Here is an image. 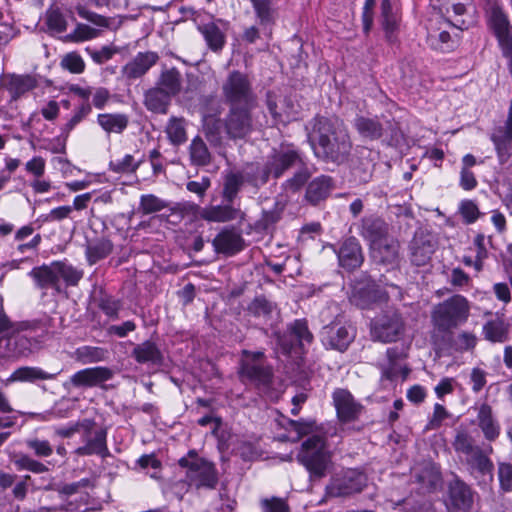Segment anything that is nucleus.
Wrapping results in <instances>:
<instances>
[{
    "instance_id": "1",
    "label": "nucleus",
    "mask_w": 512,
    "mask_h": 512,
    "mask_svg": "<svg viewBox=\"0 0 512 512\" xmlns=\"http://www.w3.org/2000/svg\"><path fill=\"white\" fill-rule=\"evenodd\" d=\"M310 140L314 154L325 161L340 163L351 150L348 132L338 118H316Z\"/></svg>"
},
{
    "instance_id": "2",
    "label": "nucleus",
    "mask_w": 512,
    "mask_h": 512,
    "mask_svg": "<svg viewBox=\"0 0 512 512\" xmlns=\"http://www.w3.org/2000/svg\"><path fill=\"white\" fill-rule=\"evenodd\" d=\"M434 13L428 22V38L431 44L444 50L448 46L451 36L448 27L463 29L466 26L464 15L472 0H431Z\"/></svg>"
},
{
    "instance_id": "3",
    "label": "nucleus",
    "mask_w": 512,
    "mask_h": 512,
    "mask_svg": "<svg viewBox=\"0 0 512 512\" xmlns=\"http://www.w3.org/2000/svg\"><path fill=\"white\" fill-rule=\"evenodd\" d=\"M470 315V303L462 295H454L434 307L431 318L434 326L449 331L465 323Z\"/></svg>"
},
{
    "instance_id": "4",
    "label": "nucleus",
    "mask_w": 512,
    "mask_h": 512,
    "mask_svg": "<svg viewBox=\"0 0 512 512\" xmlns=\"http://www.w3.org/2000/svg\"><path fill=\"white\" fill-rule=\"evenodd\" d=\"M297 459L308 470L312 478H323L332 465L331 453L328 451L324 439L317 435H313L303 442Z\"/></svg>"
},
{
    "instance_id": "5",
    "label": "nucleus",
    "mask_w": 512,
    "mask_h": 512,
    "mask_svg": "<svg viewBox=\"0 0 512 512\" xmlns=\"http://www.w3.org/2000/svg\"><path fill=\"white\" fill-rule=\"evenodd\" d=\"M179 465L187 469V479L196 487L214 488L217 484L218 478L214 465L198 458L195 451H190L187 457L181 458Z\"/></svg>"
},
{
    "instance_id": "6",
    "label": "nucleus",
    "mask_w": 512,
    "mask_h": 512,
    "mask_svg": "<svg viewBox=\"0 0 512 512\" xmlns=\"http://www.w3.org/2000/svg\"><path fill=\"white\" fill-rule=\"evenodd\" d=\"M377 230L364 228L363 235L369 240L372 259L377 263L392 264L398 256V243L381 229L376 223Z\"/></svg>"
},
{
    "instance_id": "7",
    "label": "nucleus",
    "mask_w": 512,
    "mask_h": 512,
    "mask_svg": "<svg viewBox=\"0 0 512 512\" xmlns=\"http://www.w3.org/2000/svg\"><path fill=\"white\" fill-rule=\"evenodd\" d=\"M226 100L235 108H252L255 96L247 77L240 72H232L223 84Z\"/></svg>"
},
{
    "instance_id": "8",
    "label": "nucleus",
    "mask_w": 512,
    "mask_h": 512,
    "mask_svg": "<svg viewBox=\"0 0 512 512\" xmlns=\"http://www.w3.org/2000/svg\"><path fill=\"white\" fill-rule=\"evenodd\" d=\"M489 30L495 36L498 46L512 40V24L500 0H489L485 9Z\"/></svg>"
},
{
    "instance_id": "9",
    "label": "nucleus",
    "mask_w": 512,
    "mask_h": 512,
    "mask_svg": "<svg viewBox=\"0 0 512 512\" xmlns=\"http://www.w3.org/2000/svg\"><path fill=\"white\" fill-rule=\"evenodd\" d=\"M404 322L396 311H389L371 322V337L375 341L391 343L397 341L404 332Z\"/></svg>"
},
{
    "instance_id": "10",
    "label": "nucleus",
    "mask_w": 512,
    "mask_h": 512,
    "mask_svg": "<svg viewBox=\"0 0 512 512\" xmlns=\"http://www.w3.org/2000/svg\"><path fill=\"white\" fill-rule=\"evenodd\" d=\"M367 484L366 476L354 469L346 470L341 476L332 478L326 487L330 497L349 496L361 492Z\"/></svg>"
},
{
    "instance_id": "11",
    "label": "nucleus",
    "mask_w": 512,
    "mask_h": 512,
    "mask_svg": "<svg viewBox=\"0 0 512 512\" xmlns=\"http://www.w3.org/2000/svg\"><path fill=\"white\" fill-rule=\"evenodd\" d=\"M263 359V352L244 350L239 369L240 377L256 383H267L270 379L271 371L265 367Z\"/></svg>"
},
{
    "instance_id": "12",
    "label": "nucleus",
    "mask_w": 512,
    "mask_h": 512,
    "mask_svg": "<svg viewBox=\"0 0 512 512\" xmlns=\"http://www.w3.org/2000/svg\"><path fill=\"white\" fill-rule=\"evenodd\" d=\"M333 405L340 423L356 421L363 411V405L347 390L338 388L332 394Z\"/></svg>"
},
{
    "instance_id": "13",
    "label": "nucleus",
    "mask_w": 512,
    "mask_h": 512,
    "mask_svg": "<svg viewBox=\"0 0 512 512\" xmlns=\"http://www.w3.org/2000/svg\"><path fill=\"white\" fill-rule=\"evenodd\" d=\"M267 105L276 123L285 124L298 117L299 104L291 97L278 96L270 92L267 97Z\"/></svg>"
},
{
    "instance_id": "14",
    "label": "nucleus",
    "mask_w": 512,
    "mask_h": 512,
    "mask_svg": "<svg viewBox=\"0 0 512 512\" xmlns=\"http://www.w3.org/2000/svg\"><path fill=\"white\" fill-rule=\"evenodd\" d=\"M354 337L355 331L352 326L341 325L339 323L325 327L322 332L324 345L339 351L346 350Z\"/></svg>"
},
{
    "instance_id": "15",
    "label": "nucleus",
    "mask_w": 512,
    "mask_h": 512,
    "mask_svg": "<svg viewBox=\"0 0 512 512\" xmlns=\"http://www.w3.org/2000/svg\"><path fill=\"white\" fill-rule=\"evenodd\" d=\"M297 159V152L289 145H282L278 150H274L267 163L265 176L261 179V182H266L269 175H273L276 178L281 176Z\"/></svg>"
},
{
    "instance_id": "16",
    "label": "nucleus",
    "mask_w": 512,
    "mask_h": 512,
    "mask_svg": "<svg viewBox=\"0 0 512 512\" xmlns=\"http://www.w3.org/2000/svg\"><path fill=\"white\" fill-rule=\"evenodd\" d=\"M386 354L387 363L382 366L383 377L391 381L397 379L405 380L410 373V369L403 362L407 357L406 349L392 347L387 349Z\"/></svg>"
},
{
    "instance_id": "17",
    "label": "nucleus",
    "mask_w": 512,
    "mask_h": 512,
    "mask_svg": "<svg viewBox=\"0 0 512 512\" xmlns=\"http://www.w3.org/2000/svg\"><path fill=\"white\" fill-rule=\"evenodd\" d=\"M112 376V371L107 367L85 368L74 373L70 377L69 384L77 388L94 387L110 380Z\"/></svg>"
},
{
    "instance_id": "18",
    "label": "nucleus",
    "mask_w": 512,
    "mask_h": 512,
    "mask_svg": "<svg viewBox=\"0 0 512 512\" xmlns=\"http://www.w3.org/2000/svg\"><path fill=\"white\" fill-rule=\"evenodd\" d=\"M251 108H235L231 107L230 113L225 121L226 133L231 138H243L252 128Z\"/></svg>"
},
{
    "instance_id": "19",
    "label": "nucleus",
    "mask_w": 512,
    "mask_h": 512,
    "mask_svg": "<svg viewBox=\"0 0 512 512\" xmlns=\"http://www.w3.org/2000/svg\"><path fill=\"white\" fill-rule=\"evenodd\" d=\"M474 409L477 411L475 423L487 440L494 441L500 435V425L493 414L492 407L487 403H481Z\"/></svg>"
},
{
    "instance_id": "20",
    "label": "nucleus",
    "mask_w": 512,
    "mask_h": 512,
    "mask_svg": "<svg viewBox=\"0 0 512 512\" xmlns=\"http://www.w3.org/2000/svg\"><path fill=\"white\" fill-rule=\"evenodd\" d=\"M158 60L155 52L138 53L132 61L123 67V75L130 79H136L144 75Z\"/></svg>"
},
{
    "instance_id": "21",
    "label": "nucleus",
    "mask_w": 512,
    "mask_h": 512,
    "mask_svg": "<svg viewBox=\"0 0 512 512\" xmlns=\"http://www.w3.org/2000/svg\"><path fill=\"white\" fill-rule=\"evenodd\" d=\"M243 239L235 230L224 229L213 240V246L218 253L233 255L243 249Z\"/></svg>"
},
{
    "instance_id": "22",
    "label": "nucleus",
    "mask_w": 512,
    "mask_h": 512,
    "mask_svg": "<svg viewBox=\"0 0 512 512\" xmlns=\"http://www.w3.org/2000/svg\"><path fill=\"white\" fill-rule=\"evenodd\" d=\"M350 301L361 308L369 307L376 301L375 284L369 279L355 282L352 285Z\"/></svg>"
},
{
    "instance_id": "23",
    "label": "nucleus",
    "mask_w": 512,
    "mask_h": 512,
    "mask_svg": "<svg viewBox=\"0 0 512 512\" xmlns=\"http://www.w3.org/2000/svg\"><path fill=\"white\" fill-rule=\"evenodd\" d=\"M339 263L347 269H354L361 265L363 257L361 248L354 238L343 243L338 253Z\"/></svg>"
},
{
    "instance_id": "24",
    "label": "nucleus",
    "mask_w": 512,
    "mask_h": 512,
    "mask_svg": "<svg viewBox=\"0 0 512 512\" xmlns=\"http://www.w3.org/2000/svg\"><path fill=\"white\" fill-rule=\"evenodd\" d=\"M86 431L87 433L84 438L85 445L77 448L75 453L81 456L92 454L105 456L107 453L106 433L102 430H98L92 435L90 429Z\"/></svg>"
},
{
    "instance_id": "25",
    "label": "nucleus",
    "mask_w": 512,
    "mask_h": 512,
    "mask_svg": "<svg viewBox=\"0 0 512 512\" xmlns=\"http://www.w3.org/2000/svg\"><path fill=\"white\" fill-rule=\"evenodd\" d=\"M195 208L199 210V217L209 222H226L236 219L240 215L239 210L229 205H217L205 208L195 206Z\"/></svg>"
},
{
    "instance_id": "26",
    "label": "nucleus",
    "mask_w": 512,
    "mask_h": 512,
    "mask_svg": "<svg viewBox=\"0 0 512 512\" xmlns=\"http://www.w3.org/2000/svg\"><path fill=\"white\" fill-rule=\"evenodd\" d=\"M421 239H434L432 235L429 233L420 231L417 232L414 236V240L412 243V261L416 265L424 264L431 256L434 251V246L429 241L421 242Z\"/></svg>"
},
{
    "instance_id": "27",
    "label": "nucleus",
    "mask_w": 512,
    "mask_h": 512,
    "mask_svg": "<svg viewBox=\"0 0 512 512\" xmlns=\"http://www.w3.org/2000/svg\"><path fill=\"white\" fill-rule=\"evenodd\" d=\"M29 275L35 280L36 284L42 288H55L59 290V281L57 278V272L55 262L50 265H43L41 267L33 268Z\"/></svg>"
},
{
    "instance_id": "28",
    "label": "nucleus",
    "mask_w": 512,
    "mask_h": 512,
    "mask_svg": "<svg viewBox=\"0 0 512 512\" xmlns=\"http://www.w3.org/2000/svg\"><path fill=\"white\" fill-rule=\"evenodd\" d=\"M450 499L453 505L459 509L467 510L471 507L473 499L470 488L459 479H455L449 485Z\"/></svg>"
},
{
    "instance_id": "29",
    "label": "nucleus",
    "mask_w": 512,
    "mask_h": 512,
    "mask_svg": "<svg viewBox=\"0 0 512 512\" xmlns=\"http://www.w3.org/2000/svg\"><path fill=\"white\" fill-rule=\"evenodd\" d=\"M58 373H48L38 367H20L15 370L7 382H33L35 380H52L55 379Z\"/></svg>"
},
{
    "instance_id": "30",
    "label": "nucleus",
    "mask_w": 512,
    "mask_h": 512,
    "mask_svg": "<svg viewBox=\"0 0 512 512\" xmlns=\"http://www.w3.org/2000/svg\"><path fill=\"white\" fill-rule=\"evenodd\" d=\"M331 188L332 182L330 177H317L309 183L306 191V198L311 203L316 204L328 196Z\"/></svg>"
},
{
    "instance_id": "31",
    "label": "nucleus",
    "mask_w": 512,
    "mask_h": 512,
    "mask_svg": "<svg viewBox=\"0 0 512 512\" xmlns=\"http://www.w3.org/2000/svg\"><path fill=\"white\" fill-rule=\"evenodd\" d=\"M473 474H479L483 477V481L492 479L493 463L481 449L467 457Z\"/></svg>"
},
{
    "instance_id": "32",
    "label": "nucleus",
    "mask_w": 512,
    "mask_h": 512,
    "mask_svg": "<svg viewBox=\"0 0 512 512\" xmlns=\"http://www.w3.org/2000/svg\"><path fill=\"white\" fill-rule=\"evenodd\" d=\"M189 155L191 163L196 166H206L211 162V153L204 140L198 136L191 141Z\"/></svg>"
},
{
    "instance_id": "33",
    "label": "nucleus",
    "mask_w": 512,
    "mask_h": 512,
    "mask_svg": "<svg viewBox=\"0 0 512 512\" xmlns=\"http://www.w3.org/2000/svg\"><path fill=\"white\" fill-rule=\"evenodd\" d=\"M165 132L171 144H183L187 140L185 119L180 117H171L168 120Z\"/></svg>"
},
{
    "instance_id": "34",
    "label": "nucleus",
    "mask_w": 512,
    "mask_h": 512,
    "mask_svg": "<svg viewBox=\"0 0 512 512\" xmlns=\"http://www.w3.org/2000/svg\"><path fill=\"white\" fill-rule=\"evenodd\" d=\"M354 126L358 133L366 139L374 140L382 136V125L376 119L360 116L355 119Z\"/></svg>"
},
{
    "instance_id": "35",
    "label": "nucleus",
    "mask_w": 512,
    "mask_h": 512,
    "mask_svg": "<svg viewBox=\"0 0 512 512\" xmlns=\"http://www.w3.org/2000/svg\"><path fill=\"white\" fill-rule=\"evenodd\" d=\"M7 341V357H19L26 355L31 351V341L29 338L22 334H11L6 339Z\"/></svg>"
},
{
    "instance_id": "36",
    "label": "nucleus",
    "mask_w": 512,
    "mask_h": 512,
    "mask_svg": "<svg viewBox=\"0 0 512 512\" xmlns=\"http://www.w3.org/2000/svg\"><path fill=\"white\" fill-rule=\"evenodd\" d=\"M158 85L170 97L178 94L181 89L180 72L175 68L162 72Z\"/></svg>"
},
{
    "instance_id": "37",
    "label": "nucleus",
    "mask_w": 512,
    "mask_h": 512,
    "mask_svg": "<svg viewBox=\"0 0 512 512\" xmlns=\"http://www.w3.org/2000/svg\"><path fill=\"white\" fill-rule=\"evenodd\" d=\"M74 358L81 364L97 363L107 358V350L101 347L82 346L75 350Z\"/></svg>"
},
{
    "instance_id": "38",
    "label": "nucleus",
    "mask_w": 512,
    "mask_h": 512,
    "mask_svg": "<svg viewBox=\"0 0 512 512\" xmlns=\"http://www.w3.org/2000/svg\"><path fill=\"white\" fill-rule=\"evenodd\" d=\"M170 98L171 97L160 88L151 89L145 95V105L150 111L156 113H165Z\"/></svg>"
},
{
    "instance_id": "39",
    "label": "nucleus",
    "mask_w": 512,
    "mask_h": 512,
    "mask_svg": "<svg viewBox=\"0 0 512 512\" xmlns=\"http://www.w3.org/2000/svg\"><path fill=\"white\" fill-rule=\"evenodd\" d=\"M133 356L139 363H159L161 361V352L151 341H146L137 345L133 350Z\"/></svg>"
},
{
    "instance_id": "40",
    "label": "nucleus",
    "mask_w": 512,
    "mask_h": 512,
    "mask_svg": "<svg viewBox=\"0 0 512 512\" xmlns=\"http://www.w3.org/2000/svg\"><path fill=\"white\" fill-rule=\"evenodd\" d=\"M98 123L107 133H121L128 125V117L124 114H100Z\"/></svg>"
},
{
    "instance_id": "41",
    "label": "nucleus",
    "mask_w": 512,
    "mask_h": 512,
    "mask_svg": "<svg viewBox=\"0 0 512 512\" xmlns=\"http://www.w3.org/2000/svg\"><path fill=\"white\" fill-rule=\"evenodd\" d=\"M256 17L261 25L272 24L276 18L273 0H250Z\"/></svg>"
},
{
    "instance_id": "42",
    "label": "nucleus",
    "mask_w": 512,
    "mask_h": 512,
    "mask_svg": "<svg viewBox=\"0 0 512 512\" xmlns=\"http://www.w3.org/2000/svg\"><path fill=\"white\" fill-rule=\"evenodd\" d=\"M483 333L487 340L491 342H504L508 336V329L504 321L500 318L488 321L483 326Z\"/></svg>"
},
{
    "instance_id": "43",
    "label": "nucleus",
    "mask_w": 512,
    "mask_h": 512,
    "mask_svg": "<svg viewBox=\"0 0 512 512\" xmlns=\"http://www.w3.org/2000/svg\"><path fill=\"white\" fill-rule=\"evenodd\" d=\"M203 130L207 139L212 144H217L221 139L223 124L215 114H203Z\"/></svg>"
},
{
    "instance_id": "44",
    "label": "nucleus",
    "mask_w": 512,
    "mask_h": 512,
    "mask_svg": "<svg viewBox=\"0 0 512 512\" xmlns=\"http://www.w3.org/2000/svg\"><path fill=\"white\" fill-rule=\"evenodd\" d=\"M382 25L389 41L393 40L394 33L398 29V19L392 13V7L389 0H382L381 2Z\"/></svg>"
},
{
    "instance_id": "45",
    "label": "nucleus",
    "mask_w": 512,
    "mask_h": 512,
    "mask_svg": "<svg viewBox=\"0 0 512 512\" xmlns=\"http://www.w3.org/2000/svg\"><path fill=\"white\" fill-rule=\"evenodd\" d=\"M141 163L142 160L135 159L134 156L131 154H125L121 158L111 160L109 163V168L111 171L115 173H135L139 166L141 165Z\"/></svg>"
},
{
    "instance_id": "46",
    "label": "nucleus",
    "mask_w": 512,
    "mask_h": 512,
    "mask_svg": "<svg viewBox=\"0 0 512 512\" xmlns=\"http://www.w3.org/2000/svg\"><path fill=\"white\" fill-rule=\"evenodd\" d=\"M112 249L113 245L111 241L107 239H101L87 247V260L90 264H94L97 261L107 257L112 252Z\"/></svg>"
},
{
    "instance_id": "47",
    "label": "nucleus",
    "mask_w": 512,
    "mask_h": 512,
    "mask_svg": "<svg viewBox=\"0 0 512 512\" xmlns=\"http://www.w3.org/2000/svg\"><path fill=\"white\" fill-rule=\"evenodd\" d=\"M55 267L58 281L63 280L70 286L76 285L83 276L81 271L64 262H55Z\"/></svg>"
},
{
    "instance_id": "48",
    "label": "nucleus",
    "mask_w": 512,
    "mask_h": 512,
    "mask_svg": "<svg viewBox=\"0 0 512 512\" xmlns=\"http://www.w3.org/2000/svg\"><path fill=\"white\" fill-rule=\"evenodd\" d=\"M201 32L212 50H220L224 43L225 38L222 31L213 23L207 24L201 28Z\"/></svg>"
},
{
    "instance_id": "49",
    "label": "nucleus",
    "mask_w": 512,
    "mask_h": 512,
    "mask_svg": "<svg viewBox=\"0 0 512 512\" xmlns=\"http://www.w3.org/2000/svg\"><path fill=\"white\" fill-rule=\"evenodd\" d=\"M453 446L457 452L463 453L467 457L480 449L478 446L474 445L473 438L465 430L457 431Z\"/></svg>"
},
{
    "instance_id": "50",
    "label": "nucleus",
    "mask_w": 512,
    "mask_h": 512,
    "mask_svg": "<svg viewBox=\"0 0 512 512\" xmlns=\"http://www.w3.org/2000/svg\"><path fill=\"white\" fill-rule=\"evenodd\" d=\"M289 337L298 342L299 346L310 343L312 334L309 332L305 321L297 320L289 328Z\"/></svg>"
},
{
    "instance_id": "51",
    "label": "nucleus",
    "mask_w": 512,
    "mask_h": 512,
    "mask_svg": "<svg viewBox=\"0 0 512 512\" xmlns=\"http://www.w3.org/2000/svg\"><path fill=\"white\" fill-rule=\"evenodd\" d=\"M167 207V203L153 194L142 195L139 209L143 214L159 212Z\"/></svg>"
},
{
    "instance_id": "52",
    "label": "nucleus",
    "mask_w": 512,
    "mask_h": 512,
    "mask_svg": "<svg viewBox=\"0 0 512 512\" xmlns=\"http://www.w3.org/2000/svg\"><path fill=\"white\" fill-rule=\"evenodd\" d=\"M459 214L466 224H472L480 217V211L477 204L472 200H462L458 208Z\"/></svg>"
},
{
    "instance_id": "53",
    "label": "nucleus",
    "mask_w": 512,
    "mask_h": 512,
    "mask_svg": "<svg viewBox=\"0 0 512 512\" xmlns=\"http://www.w3.org/2000/svg\"><path fill=\"white\" fill-rule=\"evenodd\" d=\"M242 183L243 177L239 173L227 174L224 182L223 197L228 201H232Z\"/></svg>"
},
{
    "instance_id": "54",
    "label": "nucleus",
    "mask_w": 512,
    "mask_h": 512,
    "mask_svg": "<svg viewBox=\"0 0 512 512\" xmlns=\"http://www.w3.org/2000/svg\"><path fill=\"white\" fill-rule=\"evenodd\" d=\"M491 140L495 146L499 162L502 164L507 162V160L511 156L510 142L512 141V139H509L505 134L504 136H492Z\"/></svg>"
},
{
    "instance_id": "55",
    "label": "nucleus",
    "mask_w": 512,
    "mask_h": 512,
    "mask_svg": "<svg viewBox=\"0 0 512 512\" xmlns=\"http://www.w3.org/2000/svg\"><path fill=\"white\" fill-rule=\"evenodd\" d=\"M100 31L86 24L78 23L69 38L75 42H83L98 37Z\"/></svg>"
},
{
    "instance_id": "56",
    "label": "nucleus",
    "mask_w": 512,
    "mask_h": 512,
    "mask_svg": "<svg viewBox=\"0 0 512 512\" xmlns=\"http://www.w3.org/2000/svg\"><path fill=\"white\" fill-rule=\"evenodd\" d=\"M47 25L50 30L55 32H64L67 28V22L59 9H50L47 11Z\"/></svg>"
},
{
    "instance_id": "57",
    "label": "nucleus",
    "mask_w": 512,
    "mask_h": 512,
    "mask_svg": "<svg viewBox=\"0 0 512 512\" xmlns=\"http://www.w3.org/2000/svg\"><path fill=\"white\" fill-rule=\"evenodd\" d=\"M61 65L64 69L71 73L79 74L84 71L85 63L82 57L77 53H69L61 61Z\"/></svg>"
},
{
    "instance_id": "58",
    "label": "nucleus",
    "mask_w": 512,
    "mask_h": 512,
    "mask_svg": "<svg viewBox=\"0 0 512 512\" xmlns=\"http://www.w3.org/2000/svg\"><path fill=\"white\" fill-rule=\"evenodd\" d=\"M26 444L39 457H49L53 453V448L47 440L34 438L27 440Z\"/></svg>"
},
{
    "instance_id": "59",
    "label": "nucleus",
    "mask_w": 512,
    "mask_h": 512,
    "mask_svg": "<svg viewBox=\"0 0 512 512\" xmlns=\"http://www.w3.org/2000/svg\"><path fill=\"white\" fill-rule=\"evenodd\" d=\"M76 10H77L78 15L81 18L91 22L92 24L96 25L97 27H101V28L109 27V24H110L109 19H107L106 17L99 15L97 13H94V12L88 11L82 6H78L76 8Z\"/></svg>"
},
{
    "instance_id": "60",
    "label": "nucleus",
    "mask_w": 512,
    "mask_h": 512,
    "mask_svg": "<svg viewBox=\"0 0 512 512\" xmlns=\"http://www.w3.org/2000/svg\"><path fill=\"white\" fill-rule=\"evenodd\" d=\"M498 477L501 488L506 491H512V464L501 463L498 469Z\"/></svg>"
},
{
    "instance_id": "61",
    "label": "nucleus",
    "mask_w": 512,
    "mask_h": 512,
    "mask_svg": "<svg viewBox=\"0 0 512 512\" xmlns=\"http://www.w3.org/2000/svg\"><path fill=\"white\" fill-rule=\"evenodd\" d=\"M263 512H289L286 501L282 498L272 497L261 501Z\"/></svg>"
},
{
    "instance_id": "62",
    "label": "nucleus",
    "mask_w": 512,
    "mask_h": 512,
    "mask_svg": "<svg viewBox=\"0 0 512 512\" xmlns=\"http://www.w3.org/2000/svg\"><path fill=\"white\" fill-rule=\"evenodd\" d=\"M92 422L89 420H85L84 422H77L74 424H69L65 427H58L55 429V433L63 438L71 437L73 434L78 432L80 428H84L85 430L91 429Z\"/></svg>"
},
{
    "instance_id": "63",
    "label": "nucleus",
    "mask_w": 512,
    "mask_h": 512,
    "mask_svg": "<svg viewBox=\"0 0 512 512\" xmlns=\"http://www.w3.org/2000/svg\"><path fill=\"white\" fill-rule=\"evenodd\" d=\"M46 161L40 156H35L29 160L26 165V171L36 178H40L45 173Z\"/></svg>"
},
{
    "instance_id": "64",
    "label": "nucleus",
    "mask_w": 512,
    "mask_h": 512,
    "mask_svg": "<svg viewBox=\"0 0 512 512\" xmlns=\"http://www.w3.org/2000/svg\"><path fill=\"white\" fill-rule=\"evenodd\" d=\"M449 417V413L445 407L439 403H436L433 408V414L428 422L430 429H437L441 426L442 422Z\"/></svg>"
}]
</instances>
